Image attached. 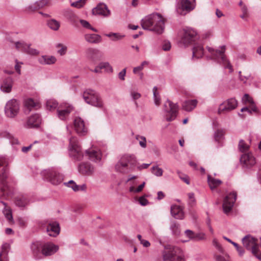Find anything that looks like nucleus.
<instances>
[{
	"mask_svg": "<svg viewBox=\"0 0 261 261\" xmlns=\"http://www.w3.org/2000/svg\"><path fill=\"white\" fill-rule=\"evenodd\" d=\"M58 102L54 99H49L46 101V108L49 111L55 110L58 107Z\"/></svg>",
	"mask_w": 261,
	"mask_h": 261,
	"instance_id": "45",
	"label": "nucleus"
},
{
	"mask_svg": "<svg viewBox=\"0 0 261 261\" xmlns=\"http://www.w3.org/2000/svg\"><path fill=\"white\" fill-rule=\"evenodd\" d=\"M44 178L53 185H58L64 180L63 175L54 169L44 170L42 172Z\"/></svg>",
	"mask_w": 261,
	"mask_h": 261,
	"instance_id": "7",
	"label": "nucleus"
},
{
	"mask_svg": "<svg viewBox=\"0 0 261 261\" xmlns=\"http://www.w3.org/2000/svg\"><path fill=\"white\" fill-rule=\"evenodd\" d=\"M106 36L109 37L113 41H117L123 38V36L119 35L118 33H111L106 34Z\"/></svg>",
	"mask_w": 261,
	"mask_h": 261,
	"instance_id": "53",
	"label": "nucleus"
},
{
	"mask_svg": "<svg viewBox=\"0 0 261 261\" xmlns=\"http://www.w3.org/2000/svg\"><path fill=\"white\" fill-rule=\"evenodd\" d=\"M64 184L67 186L71 188L74 191H85L86 189L85 185L78 186L73 180H70L67 183H64Z\"/></svg>",
	"mask_w": 261,
	"mask_h": 261,
	"instance_id": "41",
	"label": "nucleus"
},
{
	"mask_svg": "<svg viewBox=\"0 0 261 261\" xmlns=\"http://www.w3.org/2000/svg\"><path fill=\"white\" fill-rule=\"evenodd\" d=\"M41 119L39 114L32 115L27 121L28 127H37L41 123Z\"/></svg>",
	"mask_w": 261,
	"mask_h": 261,
	"instance_id": "30",
	"label": "nucleus"
},
{
	"mask_svg": "<svg viewBox=\"0 0 261 261\" xmlns=\"http://www.w3.org/2000/svg\"><path fill=\"white\" fill-rule=\"evenodd\" d=\"M86 155L88 158L94 162L99 161L101 160V154L99 150L95 147L87 150L85 152Z\"/></svg>",
	"mask_w": 261,
	"mask_h": 261,
	"instance_id": "24",
	"label": "nucleus"
},
{
	"mask_svg": "<svg viewBox=\"0 0 261 261\" xmlns=\"http://www.w3.org/2000/svg\"><path fill=\"white\" fill-rule=\"evenodd\" d=\"M207 182L211 190L217 188L222 184V181L220 180L216 179L211 175H208L207 176Z\"/></svg>",
	"mask_w": 261,
	"mask_h": 261,
	"instance_id": "39",
	"label": "nucleus"
},
{
	"mask_svg": "<svg viewBox=\"0 0 261 261\" xmlns=\"http://www.w3.org/2000/svg\"><path fill=\"white\" fill-rule=\"evenodd\" d=\"M83 97L86 103L94 107L102 108L103 103L98 94L94 90L87 89L83 94Z\"/></svg>",
	"mask_w": 261,
	"mask_h": 261,
	"instance_id": "8",
	"label": "nucleus"
},
{
	"mask_svg": "<svg viewBox=\"0 0 261 261\" xmlns=\"http://www.w3.org/2000/svg\"><path fill=\"white\" fill-rule=\"evenodd\" d=\"M16 48L27 54L36 56L39 54V51L31 47V44L20 41L15 43Z\"/></svg>",
	"mask_w": 261,
	"mask_h": 261,
	"instance_id": "17",
	"label": "nucleus"
},
{
	"mask_svg": "<svg viewBox=\"0 0 261 261\" xmlns=\"http://www.w3.org/2000/svg\"><path fill=\"white\" fill-rule=\"evenodd\" d=\"M154 101L156 106H159L161 104V97L158 88L154 87L153 89Z\"/></svg>",
	"mask_w": 261,
	"mask_h": 261,
	"instance_id": "46",
	"label": "nucleus"
},
{
	"mask_svg": "<svg viewBox=\"0 0 261 261\" xmlns=\"http://www.w3.org/2000/svg\"><path fill=\"white\" fill-rule=\"evenodd\" d=\"M16 64L15 65V70L18 73V74H21V65L22 64V63L19 62L17 60L15 61Z\"/></svg>",
	"mask_w": 261,
	"mask_h": 261,
	"instance_id": "60",
	"label": "nucleus"
},
{
	"mask_svg": "<svg viewBox=\"0 0 261 261\" xmlns=\"http://www.w3.org/2000/svg\"><path fill=\"white\" fill-rule=\"evenodd\" d=\"M86 55L88 59L92 62H96L102 58L101 52L95 48H90L86 50Z\"/></svg>",
	"mask_w": 261,
	"mask_h": 261,
	"instance_id": "23",
	"label": "nucleus"
},
{
	"mask_svg": "<svg viewBox=\"0 0 261 261\" xmlns=\"http://www.w3.org/2000/svg\"><path fill=\"white\" fill-rule=\"evenodd\" d=\"M145 185V182H143L141 185L139 186L137 188H135L134 186H132L129 188V191L132 193H139L141 192L143 188H144Z\"/></svg>",
	"mask_w": 261,
	"mask_h": 261,
	"instance_id": "49",
	"label": "nucleus"
},
{
	"mask_svg": "<svg viewBox=\"0 0 261 261\" xmlns=\"http://www.w3.org/2000/svg\"><path fill=\"white\" fill-rule=\"evenodd\" d=\"M177 173L179 176V177L183 180L187 184L189 185L190 184V180L189 177L185 174H182L180 171H177Z\"/></svg>",
	"mask_w": 261,
	"mask_h": 261,
	"instance_id": "58",
	"label": "nucleus"
},
{
	"mask_svg": "<svg viewBox=\"0 0 261 261\" xmlns=\"http://www.w3.org/2000/svg\"><path fill=\"white\" fill-rule=\"evenodd\" d=\"M59 250V246L52 243L43 244L42 254L44 256H50L55 254Z\"/></svg>",
	"mask_w": 261,
	"mask_h": 261,
	"instance_id": "21",
	"label": "nucleus"
},
{
	"mask_svg": "<svg viewBox=\"0 0 261 261\" xmlns=\"http://www.w3.org/2000/svg\"><path fill=\"white\" fill-rule=\"evenodd\" d=\"M63 15L64 17L73 25L75 26L78 25L79 18L71 10H64L63 11Z\"/></svg>",
	"mask_w": 261,
	"mask_h": 261,
	"instance_id": "22",
	"label": "nucleus"
},
{
	"mask_svg": "<svg viewBox=\"0 0 261 261\" xmlns=\"http://www.w3.org/2000/svg\"><path fill=\"white\" fill-rule=\"evenodd\" d=\"M164 109L166 113V119L168 121H172L175 119L178 112V106L170 100H167L164 105Z\"/></svg>",
	"mask_w": 261,
	"mask_h": 261,
	"instance_id": "10",
	"label": "nucleus"
},
{
	"mask_svg": "<svg viewBox=\"0 0 261 261\" xmlns=\"http://www.w3.org/2000/svg\"><path fill=\"white\" fill-rule=\"evenodd\" d=\"M72 110L73 107L69 104L61 105L57 109L58 117L62 120H65Z\"/></svg>",
	"mask_w": 261,
	"mask_h": 261,
	"instance_id": "19",
	"label": "nucleus"
},
{
	"mask_svg": "<svg viewBox=\"0 0 261 261\" xmlns=\"http://www.w3.org/2000/svg\"><path fill=\"white\" fill-rule=\"evenodd\" d=\"M237 197V193L233 192L227 194L223 202V211L226 214H228L232 210Z\"/></svg>",
	"mask_w": 261,
	"mask_h": 261,
	"instance_id": "13",
	"label": "nucleus"
},
{
	"mask_svg": "<svg viewBox=\"0 0 261 261\" xmlns=\"http://www.w3.org/2000/svg\"><path fill=\"white\" fill-rule=\"evenodd\" d=\"M74 128L75 132L80 136H84L88 133V127L84 121L80 117H76L74 120Z\"/></svg>",
	"mask_w": 261,
	"mask_h": 261,
	"instance_id": "16",
	"label": "nucleus"
},
{
	"mask_svg": "<svg viewBox=\"0 0 261 261\" xmlns=\"http://www.w3.org/2000/svg\"><path fill=\"white\" fill-rule=\"evenodd\" d=\"M195 8V0H180L177 4L176 11L180 15H185Z\"/></svg>",
	"mask_w": 261,
	"mask_h": 261,
	"instance_id": "12",
	"label": "nucleus"
},
{
	"mask_svg": "<svg viewBox=\"0 0 261 261\" xmlns=\"http://www.w3.org/2000/svg\"><path fill=\"white\" fill-rule=\"evenodd\" d=\"M99 64L100 67L104 69L106 72L109 73L113 72V68L108 62H101Z\"/></svg>",
	"mask_w": 261,
	"mask_h": 261,
	"instance_id": "48",
	"label": "nucleus"
},
{
	"mask_svg": "<svg viewBox=\"0 0 261 261\" xmlns=\"http://www.w3.org/2000/svg\"><path fill=\"white\" fill-rule=\"evenodd\" d=\"M25 108L30 112L32 110H37L40 107V103L32 98H28L24 102Z\"/></svg>",
	"mask_w": 261,
	"mask_h": 261,
	"instance_id": "32",
	"label": "nucleus"
},
{
	"mask_svg": "<svg viewBox=\"0 0 261 261\" xmlns=\"http://www.w3.org/2000/svg\"><path fill=\"white\" fill-rule=\"evenodd\" d=\"M135 138L137 141H139L140 145L142 148H145L146 147V139L145 137L137 135L135 136Z\"/></svg>",
	"mask_w": 261,
	"mask_h": 261,
	"instance_id": "47",
	"label": "nucleus"
},
{
	"mask_svg": "<svg viewBox=\"0 0 261 261\" xmlns=\"http://www.w3.org/2000/svg\"><path fill=\"white\" fill-rule=\"evenodd\" d=\"M145 195L141 196L139 199L140 204L143 206L146 205L148 203V200L145 198Z\"/></svg>",
	"mask_w": 261,
	"mask_h": 261,
	"instance_id": "61",
	"label": "nucleus"
},
{
	"mask_svg": "<svg viewBox=\"0 0 261 261\" xmlns=\"http://www.w3.org/2000/svg\"><path fill=\"white\" fill-rule=\"evenodd\" d=\"M197 102L196 99L186 100L182 104V108L186 111H191L196 108Z\"/></svg>",
	"mask_w": 261,
	"mask_h": 261,
	"instance_id": "35",
	"label": "nucleus"
},
{
	"mask_svg": "<svg viewBox=\"0 0 261 261\" xmlns=\"http://www.w3.org/2000/svg\"><path fill=\"white\" fill-rule=\"evenodd\" d=\"M137 160L133 155H123L115 165L117 172L126 174L131 172L136 165Z\"/></svg>",
	"mask_w": 261,
	"mask_h": 261,
	"instance_id": "3",
	"label": "nucleus"
},
{
	"mask_svg": "<svg viewBox=\"0 0 261 261\" xmlns=\"http://www.w3.org/2000/svg\"><path fill=\"white\" fill-rule=\"evenodd\" d=\"M204 55L203 46L199 44H195L193 48V56L196 58H200Z\"/></svg>",
	"mask_w": 261,
	"mask_h": 261,
	"instance_id": "37",
	"label": "nucleus"
},
{
	"mask_svg": "<svg viewBox=\"0 0 261 261\" xmlns=\"http://www.w3.org/2000/svg\"><path fill=\"white\" fill-rule=\"evenodd\" d=\"M170 212L171 215L175 219H183L185 217V214L183 208L180 206L173 205L171 206Z\"/></svg>",
	"mask_w": 261,
	"mask_h": 261,
	"instance_id": "26",
	"label": "nucleus"
},
{
	"mask_svg": "<svg viewBox=\"0 0 261 261\" xmlns=\"http://www.w3.org/2000/svg\"><path fill=\"white\" fill-rule=\"evenodd\" d=\"M196 32L193 29H187L185 31L181 39V43L187 45L195 42L197 39Z\"/></svg>",
	"mask_w": 261,
	"mask_h": 261,
	"instance_id": "15",
	"label": "nucleus"
},
{
	"mask_svg": "<svg viewBox=\"0 0 261 261\" xmlns=\"http://www.w3.org/2000/svg\"><path fill=\"white\" fill-rule=\"evenodd\" d=\"M94 170V167L89 163H82L79 165V171L82 174L91 175Z\"/></svg>",
	"mask_w": 261,
	"mask_h": 261,
	"instance_id": "25",
	"label": "nucleus"
},
{
	"mask_svg": "<svg viewBox=\"0 0 261 261\" xmlns=\"http://www.w3.org/2000/svg\"><path fill=\"white\" fill-rule=\"evenodd\" d=\"M151 172L157 176H161L163 175V170L158 166H153L151 168Z\"/></svg>",
	"mask_w": 261,
	"mask_h": 261,
	"instance_id": "54",
	"label": "nucleus"
},
{
	"mask_svg": "<svg viewBox=\"0 0 261 261\" xmlns=\"http://www.w3.org/2000/svg\"><path fill=\"white\" fill-rule=\"evenodd\" d=\"M70 154L77 161H81L84 157L81 146L76 137H71L69 140Z\"/></svg>",
	"mask_w": 261,
	"mask_h": 261,
	"instance_id": "9",
	"label": "nucleus"
},
{
	"mask_svg": "<svg viewBox=\"0 0 261 261\" xmlns=\"http://www.w3.org/2000/svg\"><path fill=\"white\" fill-rule=\"evenodd\" d=\"M225 134V131L223 129H218L215 134V139L216 141L219 142Z\"/></svg>",
	"mask_w": 261,
	"mask_h": 261,
	"instance_id": "55",
	"label": "nucleus"
},
{
	"mask_svg": "<svg viewBox=\"0 0 261 261\" xmlns=\"http://www.w3.org/2000/svg\"><path fill=\"white\" fill-rule=\"evenodd\" d=\"M47 24L50 29L55 31L59 30L61 25L60 22L55 19H51L48 20Z\"/></svg>",
	"mask_w": 261,
	"mask_h": 261,
	"instance_id": "43",
	"label": "nucleus"
},
{
	"mask_svg": "<svg viewBox=\"0 0 261 261\" xmlns=\"http://www.w3.org/2000/svg\"><path fill=\"white\" fill-rule=\"evenodd\" d=\"M5 205L4 209L3 210V213L5 216L6 218L8 220L9 222H12L13 217L12 215V211L9 206L6 205V203L2 202Z\"/></svg>",
	"mask_w": 261,
	"mask_h": 261,
	"instance_id": "42",
	"label": "nucleus"
},
{
	"mask_svg": "<svg viewBox=\"0 0 261 261\" xmlns=\"http://www.w3.org/2000/svg\"><path fill=\"white\" fill-rule=\"evenodd\" d=\"M232 244L236 247L240 255H242L244 254V251L243 248L240 247L239 245L235 242H232Z\"/></svg>",
	"mask_w": 261,
	"mask_h": 261,
	"instance_id": "59",
	"label": "nucleus"
},
{
	"mask_svg": "<svg viewBox=\"0 0 261 261\" xmlns=\"http://www.w3.org/2000/svg\"><path fill=\"white\" fill-rule=\"evenodd\" d=\"M243 102L247 105L248 107L243 108L241 109L242 112L247 111L249 113L251 114L252 112L257 113V108L253 101V99L250 96L245 94L242 98Z\"/></svg>",
	"mask_w": 261,
	"mask_h": 261,
	"instance_id": "18",
	"label": "nucleus"
},
{
	"mask_svg": "<svg viewBox=\"0 0 261 261\" xmlns=\"http://www.w3.org/2000/svg\"><path fill=\"white\" fill-rule=\"evenodd\" d=\"M85 39L87 41L92 43H99L101 41L100 36L95 34H86Z\"/></svg>",
	"mask_w": 261,
	"mask_h": 261,
	"instance_id": "40",
	"label": "nucleus"
},
{
	"mask_svg": "<svg viewBox=\"0 0 261 261\" xmlns=\"http://www.w3.org/2000/svg\"><path fill=\"white\" fill-rule=\"evenodd\" d=\"M225 49L224 45L221 46L220 49H215L209 46L206 47V49L210 54L211 58L222 64L225 68H228L229 71L231 72L233 71L232 67L224 54Z\"/></svg>",
	"mask_w": 261,
	"mask_h": 261,
	"instance_id": "5",
	"label": "nucleus"
},
{
	"mask_svg": "<svg viewBox=\"0 0 261 261\" xmlns=\"http://www.w3.org/2000/svg\"><path fill=\"white\" fill-rule=\"evenodd\" d=\"M79 23H80L85 28L91 29L94 32H96L97 31L95 29L92 28L90 24L86 20L81 19L79 18Z\"/></svg>",
	"mask_w": 261,
	"mask_h": 261,
	"instance_id": "52",
	"label": "nucleus"
},
{
	"mask_svg": "<svg viewBox=\"0 0 261 261\" xmlns=\"http://www.w3.org/2000/svg\"><path fill=\"white\" fill-rule=\"evenodd\" d=\"M8 165L7 159L0 157V199H7L11 195V192L7 184L6 167Z\"/></svg>",
	"mask_w": 261,
	"mask_h": 261,
	"instance_id": "2",
	"label": "nucleus"
},
{
	"mask_svg": "<svg viewBox=\"0 0 261 261\" xmlns=\"http://www.w3.org/2000/svg\"><path fill=\"white\" fill-rule=\"evenodd\" d=\"M48 0H41L39 2H37L33 6H30L28 7L26 10L28 12H32L42 8L48 4Z\"/></svg>",
	"mask_w": 261,
	"mask_h": 261,
	"instance_id": "36",
	"label": "nucleus"
},
{
	"mask_svg": "<svg viewBox=\"0 0 261 261\" xmlns=\"http://www.w3.org/2000/svg\"><path fill=\"white\" fill-rule=\"evenodd\" d=\"M10 249V244L5 243L3 244L1 247V251L0 252V261H8V254Z\"/></svg>",
	"mask_w": 261,
	"mask_h": 261,
	"instance_id": "34",
	"label": "nucleus"
},
{
	"mask_svg": "<svg viewBox=\"0 0 261 261\" xmlns=\"http://www.w3.org/2000/svg\"><path fill=\"white\" fill-rule=\"evenodd\" d=\"M92 13L94 15H100L105 17L110 15V11L108 10L106 5L100 4L92 10Z\"/></svg>",
	"mask_w": 261,
	"mask_h": 261,
	"instance_id": "27",
	"label": "nucleus"
},
{
	"mask_svg": "<svg viewBox=\"0 0 261 261\" xmlns=\"http://www.w3.org/2000/svg\"><path fill=\"white\" fill-rule=\"evenodd\" d=\"M238 106V102L234 98H230L222 103L219 107V114H224L235 109Z\"/></svg>",
	"mask_w": 261,
	"mask_h": 261,
	"instance_id": "14",
	"label": "nucleus"
},
{
	"mask_svg": "<svg viewBox=\"0 0 261 261\" xmlns=\"http://www.w3.org/2000/svg\"><path fill=\"white\" fill-rule=\"evenodd\" d=\"M29 203V199L25 195H20L15 198V203L19 207H24Z\"/></svg>",
	"mask_w": 261,
	"mask_h": 261,
	"instance_id": "38",
	"label": "nucleus"
},
{
	"mask_svg": "<svg viewBox=\"0 0 261 261\" xmlns=\"http://www.w3.org/2000/svg\"><path fill=\"white\" fill-rule=\"evenodd\" d=\"M6 135L7 137L11 140V142L12 144H16L18 143L17 139L14 138L11 134L7 133Z\"/></svg>",
	"mask_w": 261,
	"mask_h": 261,
	"instance_id": "63",
	"label": "nucleus"
},
{
	"mask_svg": "<svg viewBox=\"0 0 261 261\" xmlns=\"http://www.w3.org/2000/svg\"><path fill=\"white\" fill-rule=\"evenodd\" d=\"M47 228H60L59 223L57 221H50L47 224Z\"/></svg>",
	"mask_w": 261,
	"mask_h": 261,
	"instance_id": "57",
	"label": "nucleus"
},
{
	"mask_svg": "<svg viewBox=\"0 0 261 261\" xmlns=\"http://www.w3.org/2000/svg\"><path fill=\"white\" fill-rule=\"evenodd\" d=\"M240 162L244 167L250 168L256 164L255 157L251 153H245L242 155Z\"/></svg>",
	"mask_w": 261,
	"mask_h": 261,
	"instance_id": "20",
	"label": "nucleus"
},
{
	"mask_svg": "<svg viewBox=\"0 0 261 261\" xmlns=\"http://www.w3.org/2000/svg\"><path fill=\"white\" fill-rule=\"evenodd\" d=\"M163 252V261H185L183 252L178 247L167 245Z\"/></svg>",
	"mask_w": 261,
	"mask_h": 261,
	"instance_id": "4",
	"label": "nucleus"
},
{
	"mask_svg": "<svg viewBox=\"0 0 261 261\" xmlns=\"http://www.w3.org/2000/svg\"><path fill=\"white\" fill-rule=\"evenodd\" d=\"M60 229H46L47 234L50 237H56L60 233Z\"/></svg>",
	"mask_w": 261,
	"mask_h": 261,
	"instance_id": "56",
	"label": "nucleus"
},
{
	"mask_svg": "<svg viewBox=\"0 0 261 261\" xmlns=\"http://www.w3.org/2000/svg\"><path fill=\"white\" fill-rule=\"evenodd\" d=\"M13 80L11 77H7L4 80L1 86V90L5 93H10L12 90Z\"/></svg>",
	"mask_w": 261,
	"mask_h": 261,
	"instance_id": "33",
	"label": "nucleus"
},
{
	"mask_svg": "<svg viewBox=\"0 0 261 261\" xmlns=\"http://www.w3.org/2000/svg\"><path fill=\"white\" fill-rule=\"evenodd\" d=\"M19 108V102L16 99H13L7 102L5 108V112L7 117L14 118L18 114Z\"/></svg>",
	"mask_w": 261,
	"mask_h": 261,
	"instance_id": "11",
	"label": "nucleus"
},
{
	"mask_svg": "<svg viewBox=\"0 0 261 261\" xmlns=\"http://www.w3.org/2000/svg\"><path fill=\"white\" fill-rule=\"evenodd\" d=\"M239 148L241 152H244L245 153L248 150L249 146L243 140H241L239 144Z\"/></svg>",
	"mask_w": 261,
	"mask_h": 261,
	"instance_id": "50",
	"label": "nucleus"
},
{
	"mask_svg": "<svg viewBox=\"0 0 261 261\" xmlns=\"http://www.w3.org/2000/svg\"><path fill=\"white\" fill-rule=\"evenodd\" d=\"M165 19L158 13L152 14L145 17L141 20L143 29L149 30L158 34H162L164 30Z\"/></svg>",
	"mask_w": 261,
	"mask_h": 261,
	"instance_id": "1",
	"label": "nucleus"
},
{
	"mask_svg": "<svg viewBox=\"0 0 261 261\" xmlns=\"http://www.w3.org/2000/svg\"><path fill=\"white\" fill-rule=\"evenodd\" d=\"M56 47L57 49L58 54L60 56H64L66 54L67 47L65 45L62 43H58Z\"/></svg>",
	"mask_w": 261,
	"mask_h": 261,
	"instance_id": "44",
	"label": "nucleus"
},
{
	"mask_svg": "<svg viewBox=\"0 0 261 261\" xmlns=\"http://www.w3.org/2000/svg\"><path fill=\"white\" fill-rule=\"evenodd\" d=\"M126 68L123 69L121 72H120L118 74L119 78L122 80L124 81L125 80V76L126 74Z\"/></svg>",
	"mask_w": 261,
	"mask_h": 261,
	"instance_id": "64",
	"label": "nucleus"
},
{
	"mask_svg": "<svg viewBox=\"0 0 261 261\" xmlns=\"http://www.w3.org/2000/svg\"><path fill=\"white\" fill-rule=\"evenodd\" d=\"M163 49L165 51L170 50L171 48V44L169 41H165L163 45Z\"/></svg>",
	"mask_w": 261,
	"mask_h": 261,
	"instance_id": "62",
	"label": "nucleus"
},
{
	"mask_svg": "<svg viewBox=\"0 0 261 261\" xmlns=\"http://www.w3.org/2000/svg\"><path fill=\"white\" fill-rule=\"evenodd\" d=\"M43 244L39 242L33 243L31 245V250L33 254L36 259H40L42 257V248Z\"/></svg>",
	"mask_w": 261,
	"mask_h": 261,
	"instance_id": "28",
	"label": "nucleus"
},
{
	"mask_svg": "<svg viewBox=\"0 0 261 261\" xmlns=\"http://www.w3.org/2000/svg\"><path fill=\"white\" fill-rule=\"evenodd\" d=\"M184 234L187 236L189 239L196 241L204 240L205 238V234L203 232H196L190 229H186Z\"/></svg>",
	"mask_w": 261,
	"mask_h": 261,
	"instance_id": "29",
	"label": "nucleus"
},
{
	"mask_svg": "<svg viewBox=\"0 0 261 261\" xmlns=\"http://www.w3.org/2000/svg\"><path fill=\"white\" fill-rule=\"evenodd\" d=\"M257 240L250 235H247L242 239L244 246L258 259L261 260V246L256 243Z\"/></svg>",
	"mask_w": 261,
	"mask_h": 261,
	"instance_id": "6",
	"label": "nucleus"
},
{
	"mask_svg": "<svg viewBox=\"0 0 261 261\" xmlns=\"http://www.w3.org/2000/svg\"><path fill=\"white\" fill-rule=\"evenodd\" d=\"M86 0H77L71 2V6L72 7L81 8H82L85 3Z\"/></svg>",
	"mask_w": 261,
	"mask_h": 261,
	"instance_id": "51",
	"label": "nucleus"
},
{
	"mask_svg": "<svg viewBox=\"0 0 261 261\" xmlns=\"http://www.w3.org/2000/svg\"><path fill=\"white\" fill-rule=\"evenodd\" d=\"M57 60L55 56L43 55L38 58V62L42 65H53L56 63Z\"/></svg>",
	"mask_w": 261,
	"mask_h": 261,
	"instance_id": "31",
	"label": "nucleus"
}]
</instances>
